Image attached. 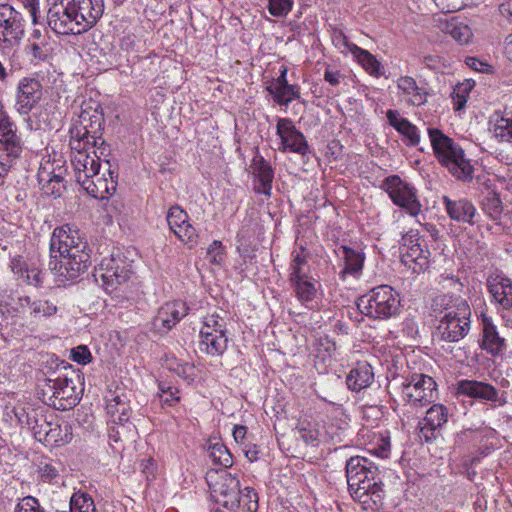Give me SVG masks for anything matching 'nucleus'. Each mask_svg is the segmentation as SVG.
Masks as SVG:
<instances>
[{"mask_svg": "<svg viewBox=\"0 0 512 512\" xmlns=\"http://www.w3.org/2000/svg\"><path fill=\"white\" fill-rule=\"evenodd\" d=\"M18 263H13V271L15 273H21V277L25 279V281L27 282V284L29 285H33V286H40L42 285L43 283V278H42V272L36 268V267H31V268H26L24 271L22 270V268H19V270H16L17 269V266H18Z\"/></svg>", "mask_w": 512, "mask_h": 512, "instance_id": "45", "label": "nucleus"}, {"mask_svg": "<svg viewBox=\"0 0 512 512\" xmlns=\"http://www.w3.org/2000/svg\"><path fill=\"white\" fill-rule=\"evenodd\" d=\"M471 88L470 83H467L465 85H462L454 90L453 92V99L455 104V109L460 110L462 109L466 102H467V96L465 93H467L468 89Z\"/></svg>", "mask_w": 512, "mask_h": 512, "instance_id": "52", "label": "nucleus"}, {"mask_svg": "<svg viewBox=\"0 0 512 512\" xmlns=\"http://www.w3.org/2000/svg\"><path fill=\"white\" fill-rule=\"evenodd\" d=\"M240 490L238 478L227 474L219 487L217 501L230 510H236L239 508L238 495Z\"/></svg>", "mask_w": 512, "mask_h": 512, "instance_id": "29", "label": "nucleus"}, {"mask_svg": "<svg viewBox=\"0 0 512 512\" xmlns=\"http://www.w3.org/2000/svg\"><path fill=\"white\" fill-rule=\"evenodd\" d=\"M63 180L64 179L61 174H57L54 171H48L45 167L38 172L39 184H42L43 182H52L60 186V184H63Z\"/></svg>", "mask_w": 512, "mask_h": 512, "instance_id": "53", "label": "nucleus"}, {"mask_svg": "<svg viewBox=\"0 0 512 512\" xmlns=\"http://www.w3.org/2000/svg\"><path fill=\"white\" fill-rule=\"evenodd\" d=\"M358 310L373 320H387L400 311V296L391 286L381 285L360 296Z\"/></svg>", "mask_w": 512, "mask_h": 512, "instance_id": "5", "label": "nucleus"}, {"mask_svg": "<svg viewBox=\"0 0 512 512\" xmlns=\"http://www.w3.org/2000/svg\"><path fill=\"white\" fill-rule=\"evenodd\" d=\"M159 389L162 392L161 398H163L165 403L171 406L173 403L179 401V391L177 388L166 386L165 384H160Z\"/></svg>", "mask_w": 512, "mask_h": 512, "instance_id": "54", "label": "nucleus"}, {"mask_svg": "<svg viewBox=\"0 0 512 512\" xmlns=\"http://www.w3.org/2000/svg\"><path fill=\"white\" fill-rule=\"evenodd\" d=\"M435 4L445 13L459 11L465 6L464 0H435Z\"/></svg>", "mask_w": 512, "mask_h": 512, "instance_id": "51", "label": "nucleus"}, {"mask_svg": "<svg viewBox=\"0 0 512 512\" xmlns=\"http://www.w3.org/2000/svg\"><path fill=\"white\" fill-rule=\"evenodd\" d=\"M189 307L181 300L167 302L160 307L152 321L155 331L165 333L188 314Z\"/></svg>", "mask_w": 512, "mask_h": 512, "instance_id": "18", "label": "nucleus"}, {"mask_svg": "<svg viewBox=\"0 0 512 512\" xmlns=\"http://www.w3.org/2000/svg\"><path fill=\"white\" fill-rule=\"evenodd\" d=\"M499 12L504 18L512 22V0L500 4Z\"/></svg>", "mask_w": 512, "mask_h": 512, "instance_id": "64", "label": "nucleus"}, {"mask_svg": "<svg viewBox=\"0 0 512 512\" xmlns=\"http://www.w3.org/2000/svg\"><path fill=\"white\" fill-rule=\"evenodd\" d=\"M467 65L478 72L488 71L490 66L476 58L470 57L466 61Z\"/></svg>", "mask_w": 512, "mask_h": 512, "instance_id": "61", "label": "nucleus"}, {"mask_svg": "<svg viewBox=\"0 0 512 512\" xmlns=\"http://www.w3.org/2000/svg\"><path fill=\"white\" fill-rule=\"evenodd\" d=\"M299 433H300V437H301V439H302L306 444L315 445V443H316V442H317V440H318V438H317V433H316V432H314V431L307 430V429H300Z\"/></svg>", "mask_w": 512, "mask_h": 512, "instance_id": "62", "label": "nucleus"}, {"mask_svg": "<svg viewBox=\"0 0 512 512\" xmlns=\"http://www.w3.org/2000/svg\"><path fill=\"white\" fill-rule=\"evenodd\" d=\"M42 189L44 190L45 194L54 196V197H60L62 194V190L64 188L63 184H60L58 186L56 183H50V182H43Z\"/></svg>", "mask_w": 512, "mask_h": 512, "instance_id": "58", "label": "nucleus"}, {"mask_svg": "<svg viewBox=\"0 0 512 512\" xmlns=\"http://www.w3.org/2000/svg\"><path fill=\"white\" fill-rule=\"evenodd\" d=\"M130 266L121 258H104L98 269V275L102 280L105 290L113 293L117 288L125 284L131 276Z\"/></svg>", "mask_w": 512, "mask_h": 512, "instance_id": "13", "label": "nucleus"}, {"mask_svg": "<svg viewBox=\"0 0 512 512\" xmlns=\"http://www.w3.org/2000/svg\"><path fill=\"white\" fill-rule=\"evenodd\" d=\"M294 0H268V11L274 17H285L292 10Z\"/></svg>", "mask_w": 512, "mask_h": 512, "instance_id": "44", "label": "nucleus"}, {"mask_svg": "<svg viewBox=\"0 0 512 512\" xmlns=\"http://www.w3.org/2000/svg\"><path fill=\"white\" fill-rule=\"evenodd\" d=\"M297 299L305 305L313 302L318 293L319 282L312 276L307 279L298 280L290 283Z\"/></svg>", "mask_w": 512, "mask_h": 512, "instance_id": "36", "label": "nucleus"}, {"mask_svg": "<svg viewBox=\"0 0 512 512\" xmlns=\"http://www.w3.org/2000/svg\"><path fill=\"white\" fill-rule=\"evenodd\" d=\"M457 394L488 402L499 403L503 406L505 399H501L498 390L491 384L476 380H460L457 383Z\"/></svg>", "mask_w": 512, "mask_h": 512, "instance_id": "20", "label": "nucleus"}, {"mask_svg": "<svg viewBox=\"0 0 512 512\" xmlns=\"http://www.w3.org/2000/svg\"><path fill=\"white\" fill-rule=\"evenodd\" d=\"M209 457L216 465L228 468L233 465V458L230 451L222 443L211 444L208 449Z\"/></svg>", "mask_w": 512, "mask_h": 512, "instance_id": "39", "label": "nucleus"}, {"mask_svg": "<svg viewBox=\"0 0 512 512\" xmlns=\"http://www.w3.org/2000/svg\"><path fill=\"white\" fill-rule=\"evenodd\" d=\"M332 41L336 47L339 49L345 48L350 51V46L354 45L353 43H349L347 36L342 31H336L333 34Z\"/></svg>", "mask_w": 512, "mask_h": 512, "instance_id": "57", "label": "nucleus"}, {"mask_svg": "<svg viewBox=\"0 0 512 512\" xmlns=\"http://www.w3.org/2000/svg\"><path fill=\"white\" fill-rule=\"evenodd\" d=\"M101 121L102 115L97 110L93 114L86 110L82 111L80 114L82 129L76 128L71 130L69 141L71 156L92 154L93 150L98 151L101 141H104L101 137L96 136V133L101 128Z\"/></svg>", "mask_w": 512, "mask_h": 512, "instance_id": "6", "label": "nucleus"}, {"mask_svg": "<svg viewBox=\"0 0 512 512\" xmlns=\"http://www.w3.org/2000/svg\"><path fill=\"white\" fill-rule=\"evenodd\" d=\"M43 95L42 84L38 79L25 77L17 85L15 108L21 115H28L39 103Z\"/></svg>", "mask_w": 512, "mask_h": 512, "instance_id": "16", "label": "nucleus"}, {"mask_svg": "<svg viewBox=\"0 0 512 512\" xmlns=\"http://www.w3.org/2000/svg\"><path fill=\"white\" fill-rule=\"evenodd\" d=\"M381 188L388 193L392 202L405 209L411 216H417L421 211V203L417 197V190L404 182L398 175L386 177Z\"/></svg>", "mask_w": 512, "mask_h": 512, "instance_id": "9", "label": "nucleus"}, {"mask_svg": "<svg viewBox=\"0 0 512 512\" xmlns=\"http://www.w3.org/2000/svg\"><path fill=\"white\" fill-rule=\"evenodd\" d=\"M397 87L405 96L408 104L421 106L427 102L428 92L424 87L418 86L416 80L410 76H401L397 80Z\"/></svg>", "mask_w": 512, "mask_h": 512, "instance_id": "30", "label": "nucleus"}, {"mask_svg": "<svg viewBox=\"0 0 512 512\" xmlns=\"http://www.w3.org/2000/svg\"><path fill=\"white\" fill-rule=\"evenodd\" d=\"M346 477L351 496L367 504H376L382 498V479L379 468L370 459L362 456L351 457L346 463Z\"/></svg>", "mask_w": 512, "mask_h": 512, "instance_id": "3", "label": "nucleus"}, {"mask_svg": "<svg viewBox=\"0 0 512 512\" xmlns=\"http://www.w3.org/2000/svg\"><path fill=\"white\" fill-rule=\"evenodd\" d=\"M265 89L278 105L288 106L292 101L301 98L300 86L297 84H287L280 87L266 86Z\"/></svg>", "mask_w": 512, "mask_h": 512, "instance_id": "37", "label": "nucleus"}, {"mask_svg": "<svg viewBox=\"0 0 512 512\" xmlns=\"http://www.w3.org/2000/svg\"><path fill=\"white\" fill-rule=\"evenodd\" d=\"M239 508L245 512H256L258 510V495L253 488L246 487L240 490L238 495Z\"/></svg>", "mask_w": 512, "mask_h": 512, "instance_id": "42", "label": "nucleus"}, {"mask_svg": "<svg viewBox=\"0 0 512 512\" xmlns=\"http://www.w3.org/2000/svg\"><path fill=\"white\" fill-rule=\"evenodd\" d=\"M25 32L22 14L7 3L0 4V44L14 46L20 43Z\"/></svg>", "mask_w": 512, "mask_h": 512, "instance_id": "12", "label": "nucleus"}, {"mask_svg": "<svg viewBox=\"0 0 512 512\" xmlns=\"http://www.w3.org/2000/svg\"><path fill=\"white\" fill-rule=\"evenodd\" d=\"M428 135L435 157L457 179L469 182L473 179V166L465 157L462 147L437 128H429Z\"/></svg>", "mask_w": 512, "mask_h": 512, "instance_id": "4", "label": "nucleus"}, {"mask_svg": "<svg viewBox=\"0 0 512 512\" xmlns=\"http://www.w3.org/2000/svg\"><path fill=\"white\" fill-rule=\"evenodd\" d=\"M491 131L499 143L512 145V111H498L490 117Z\"/></svg>", "mask_w": 512, "mask_h": 512, "instance_id": "28", "label": "nucleus"}, {"mask_svg": "<svg viewBox=\"0 0 512 512\" xmlns=\"http://www.w3.org/2000/svg\"><path fill=\"white\" fill-rule=\"evenodd\" d=\"M338 255L344 262V267L339 273L342 279L348 274L357 276L362 271L365 260L364 253L342 245L338 250Z\"/></svg>", "mask_w": 512, "mask_h": 512, "instance_id": "32", "label": "nucleus"}, {"mask_svg": "<svg viewBox=\"0 0 512 512\" xmlns=\"http://www.w3.org/2000/svg\"><path fill=\"white\" fill-rule=\"evenodd\" d=\"M109 149L105 141H101L100 146L97 150H93L92 154H77L71 156V164L75 171V177L77 182L82 185L99 172L101 169V158L108 155Z\"/></svg>", "mask_w": 512, "mask_h": 512, "instance_id": "15", "label": "nucleus"}, {"mask_svg": "<svg viewBox=\"0 0 512 512\" xmlns=\"http://www.w3.org/2000/svg\"><path fill=\"white\" fill-rule=\"evenodd\" d=\"M450 35L460 44H466L469 42L472 33L470 28L465 24L451 25L449 30Z\"/></svg>", "mask_w": 512, "mask_h": 512, "instance_id": "46", "label": "nucleus"}, {"mask_svg": "<svg viewBox=\"0 0 512 512\" xmlns=\"http://www.w3.org/2000/svg\"><path fill=\"white\" fill-rule=\"evenodd\" d=\"M288 68L284 65L280 67L279 75L277 78L272 79L268 86L280 87L289 84L287 81Z\"/></svg>", "mask_w": 512, "mask_h": 512, "instance_id": "59", "label": "nucleus"}, {"mask_svg": "<svg viewBox=\"0 0 512 512\" xmlns=\"http://www.w3.org/2000/svg\"><path fill=\"white\" fill-rule=\"evenodd\" d=\"M350 53L370 75L378 78L384 74L383 66L369 51L362 49L357 45H351Z\"/></svg>", "mask_w": 512, "mask_h": 512, "instance_id": "33", "label": "nucleus"}, {"mask_svg": "<svg viewBox=\"0 0 512 512\" xmlns=\"http://www.w3.org/2000/svg\"><path fill=\"white\" fill-rule=\"evenodd\" d=\"M276 134L281 140L282 152H293L305 156L310 153L309 144L304 134L299 131L289 118H280L276 125Z\"/></svg>", "mask_w": 512, "mask_h": 512, "instance_id": "14", "label": "nucleus"}, {"mask_svg": "<svg viewBox=\"0 0 512 512\" xmlns=\"http://www.w3.org/2000/svg\"><path fill=\"white\" fill-rule=\"evenodd\" d=\"M71 1L59 0L55 2L48 10L47 21L50 28L61 35L81 34L84 28L74 17Z\"/></svg>", "mask_w": 512, "mask_h": 512, "instance_id": "10", "label": "nucleus"}, {"mask_svg": "<svg viewBox=\"0 0 512 512\" xmlns=\"http://www.w3.org/2000/svg\"><path fill=\"white\" fill-rule=\"evenodd\" d=\"M418 430H419V432H418L419 438L421 440H424L425 442H430L437 437L438 428L431 427L430 425H425L424 419L419 421Z\"/></svg>", "mask_w": 512, "mask_h": 512, "instance_id": "50", "label": "nucleus"}, {"mask_svg": "<svg viewBox=\"0 0 512 512\" xmlns=\"http://www.w3.org/2000/svg\"><path fill=\"white\" fill-rule=\"evenodd\" d=\"M70 429L71 427L67 423L64 426L52 425L48 430L44 431V441L56 445L68 443L71 439Z\"/></svg>", "mask_w": 512, "mask_h": 512, "instance_id": "38", "label": "nucleus"}, {"mask_svg": "<svg viewBox=\"0 0 512 512\" xmlns=\"http://www.w3.org/2000/svg\"><path fill=\"white\" fill-rule=\"evenodd\" d=\"M483 329L480 347L493 357L503 356L507 344L505 338L501 337L492 320L487 316H483Z\"/></svg>", "mask_w": 512, "mask_h": 512, "instance_id": "22", "label": "nucleus"}, {"mask_svg": "<svg viewBox=\"0 0 512 512\" xmlns=\"http://www.w3.org/2000/svg\"><path fill=\"white\" fill-rule=\"evenodd\" d=\"M106 411L111 417L112 423L125 428V425L129 423L131 415L127 395L124 392H111L110 397H107Z\"/></svg>", "mask_w": 512, "mask_h": 512, "instance_id": "25", "label": "nucleus"}, {"mask_svg": "<svg viewBox=\"0 0 512 512\" xmlns=\"http://www.w3.org/2000/svg\"><path fill=\"white\" fill-rule=\"evenodd\" d=\"M482 209L492 220H498L502 213V202L495 193H490L483 199Z\"/></svg>", "mask_w": 512, "mask_h": 512, "instance_id": "43", "label": "nucleus"}, {"mask_svg": "<svg viewBox=\"0 0 512 512\" xmlns=\"http://www.w3.org/2000/svg\"><path fill=\"white\" fill-rule=\"evenodd\" d=\"M228 347L227 323L217 314L205 317L200 330L199 350L211 357H221Z\"/></svg>", "mask_w": 512, "mask_h": 512, "instance_id": "7", "label": "nucleus"}, {"mask_svg": "<svg viewBox=\"0 0 512 512\" xmlns=\"http://www.w3.org/2000/svg\"><path fill=\"white\" fill-rule=\"evenodd\" d=\"M90 265L91 249L80 231L69 224L55 228L50 239L49 268L56 281H74Z\"/></svg>", "mask_w": 512, "mask_h": 512, "instance_id": "1", "label": "nucleus"}, {"mask_svg": "<svg viewBox=\"0 0 512 512\" xmlns=\"http://www.w3.org/2000/svg\"><path fill=\"white\" fill-rule=\"evenodd\" d=\"M170 230L189 248L197 243L196 229L189 223V216L180 206H172L166 216Z\"/></svg>", "mask_w": 512, "mask_h": 512, "instance_id": "17", "label": "nucleus"}, {"mask_svg": "<svg viewBox=\"0 0 512 512\" xmlns=\"http://www.w3.org/2000/svg\"><path fill=\"white\" fill-rule=\"evenodd\" d=\"M15 512H44L38 499L32 496L22 498L16 505Z\"/></svg>", "mask_w": 512, "mask_h": 512, "instance_id": "47", "label": "nucleus"}, {"mask_svg": "<svg viewBox=\"0 0 512 512\" xmlns=\"http://www.w3.org/2000/svg\"><path fill=\"white\" fill-rule=\"evenodd\" d=\"M423 419L425 425H430L431 427H437L439 429L448 420L447 408L441 404H434L427 410L426 416Z\"/></svg>", "mask_w": 512, "mask_h": 512, "instance_id": "40", "label": "nucleus"}, {"mask_svg": "<svg viewBox=\"0 0 512 512\" xmlns=\"http://www.w3.org/2000/svg\"><path fill=\"white\" fill-rule=\"evenodd\" d=\"M432 311L439 323L436 333L440 340L454 343L463 339L471 328V307L460 295L441 294L432 300Z\"/></svg>", "mask_w": 512, "mask_h": 512, "instance_id": "2", "label": "nucleus"}, {"mask_svg": "<svg viewBox=\"0 0 512 512\" xmlns=\"http://www.w3.org/2000/svg\"><path fill=\"white\" fill-rule=\"evenodd\" d=\"M245 456L250 462L257 461L259 459L260 450L257 445H248L244 449Z\"/></svg>", "mask_w": 512, "mask_h": 512, "instance_id": "63", "label": "nucleus"}, {"mask_svg": "<svg viewBox=\"0 0 512 512\" xmlns=\"http://www.w3.org/2000/svg\"><path fill=\"white\" fill-rule=\"evenodd\" d=\"M437 384L426 374L413 373L402 383V399L411 407H422L430 404L436 397Z\"/></svg>", "mask_w": 512, "mask_h": 512, "instance_id": "8", "label": "nucleus"}, {"mask_svg": "<svg viewBox=\"0 0 512 512\" xmlns=\"http://www.w3.org/2000/svg\"><path fill=\"white\" fill-rule=\"evenodd\" d=\"M430 251L421 243L412 246L409 250L402 251L401 262L413 273L420 274L429 266Z\"/></svg>", "mask_w": 512, "mask_h": 512, "instance_id": "27", "label": "nucleus"}, {"mask_svg": "<svg viewBox=\"0 0 512 512\" xmlns=\"http://www.w3.org/2000/svg\"><path fill=\"white\" fill-rule=\"evenodd\" d=\"M0 152L12 159L22 153V142L17 135L16 125L3 111L0 112Z\"/></svg>", "mask_w": 512, "mask_h": 512, "instance_id": "19", "label": "nucleus"}, {"mask_svg": "<svg viewBox=\"0 0 512 512\" xmlns=\"http://www.w3.org/2000/svg\"><path fill=\"white\" fill-rule=\"evenodd\" d=\"M42 391L48 397L49 405L57 409L67 410L76 403L75 385L67 376L46 379Z\"/></svg>", "mask_w": 512, "mask_h": 512, "instance_id": "11", "label": "nucleus"}, {"mask_svg": "<svg viewBox=\"0 0 512 512\" xmlns=\"http://www.w3.org/2000/svg\"><path fill=\"white\" fill-rule=\"evenodd\" d=\"M374 380L372 367L368 363H358L352 368L346 377V384L349 390L360 392L369 387Z\"/></svg>", "mask_w": 512, "mask_h": 512, "instance_id": "31", "label": "nucleus"}, {"mask_svg": "<svg viewBox=\"0 0 512 512\" xmlns=\"http://www.w3.org/2000/svg\"><path fill=\"white\" fill-rule=\"evenodd\" d=\"M386 117L390 126L405 138L407 146H417L420 143L419 129L408 119L402 117L397 110H388Z\"/></svg>", "mask_w": 512, "mask_h": 512, "instance_id": "26", "label": "nucleus"}, {"mask_svg": "<svg viewBox=\"0 0 512 512\" xmlns=\"http://www.w3.org/2000/svg\"><path fill=\"white\" fill-rule=\"evenodd\" d=\"M105 164L107 165L105 171L108 172L110 179L104 177L98 184L88 183L86 181L85 184L81 185L89 195L97 199L107 198L116 190V182L113 178V172L110 170L111 166L109 161L105 160Z\"/></svg>", "mask_w": 512, "mask_h": 512, "instance_id": "34", "label": "nucleus"}, {"mask_svg": "<svg viewBox=\"0 0 512 512\" xmlns=\"http://www.w3.org/2000/svg\"><path fill=\"white\" fill-rule=\"evenodd\" d=\"M71 359L81 365L91 362L92 355L89 348L85 345H79L71 350Z\"/></svg>", "mask_w": 512, "mask_h": 512, "instance_id": "49", "label": "nucleus"}, {"mask_svg": "<svg viewBox=\"0 0 512 512\" xmlns=\"http://www.w3.org/2000/svg\"><path fill=\"white\" fill-rule=\"evenodd\" d=\"M37 300H32L29 296H23L18 299L19 307L25 311L29 310L30 315L34 316V306H36Z\"/></svg>", "mask_w": 512, "mask_h": 512, "instance_id": "60", "label": "nucleus"}, {"mask_svg": "<svg viewBox=\"0 0 512 512\" xmlns=\"http://www.w3.org/2000/svg\"><path fill=\"white\" fill-rule=\"evenodd\" d=\"M57 313V305L50 300H37L36 306H34V317L44 316L50 317Z\"/></svg>", "mask_w": 512, "mask_h": 512, "instance_id": "48", "label": "nucleus"}, {"mask_svg": "<svg viewBox=\"0 0 512 512\" xmlns=\"http://www.w3.org/2000/svg\"><path fill=\"white\" fill-rule=\"evenodd\" d=\"M442 202L445 206V210L448 216L452 220L470 225L475 223L474 218L477 214V211L474 204L470 200L466 198L452 200L448 196H443Z\"/></svg>", "mask_w": 512, "mask_h": 512, "instance_id": "24", "label": "nucleus"}, {"mask_svg": "<svg viewBox=\"0 0 512 512\" xmlns=\"http://www.w3.org/2000/svg\"><path fill=\"white\" fill-rule=\"evenodd\" d=\"M420 242V236L418 231L410 230L402 236V249L403 251L409 250L412 246L418 245Z\"/></svg>", "mask_w": 512, "mask_h": 512, "instance_id": "55", "label": "nucleus"}, {"mask_svg": "<svg viewBox=\"0 0 512 512\" xmlns=\"http://www.w3.org/2000/svg\"><path fill=\"white\" fill-rule=\"evenodd\" d=\"M308 256L305 254V248L301 247L299 251L292 253V259L289 265V282L307 279L310 275Z\"/></svg>", "mask_w": 512, "mask_h": 512, "instance_id": "35", "label": "nucleus"}, {"mask_svg": "<svg viewBox=\"0 0 512 512\" xmlns=\"http://www.w3.org/2000/svg\"><path fill=\"white\" fill-rule=\"evenodd\" d=\"M251 169L255 180L258 181L254 191L258 194L270 196L274 179V171L270 163L257 153L252 159Z\"/></svg>", "mask_w": 512, "mask_h": 512, "instance_id": "23", "label": "nucleus"}, {"mask_svg": "<svg viewBox=\"0 0 512 512\" xmlns=\"http://www.w3.org/2000/svg\"><path fill=\"white\" fill-rule=\"evenodd\" d=\"M487 288L494 302L503 309L512 310V280L503 274L490 275Z\"/></svg>", "mask_w": 512, "mask_h": 512, "instance_id": "21", "label": "nucleus"}, {"mask_svg": "<svg viewBox=\"0 0 512 512\" xmlns=\"http://www.w3.org/2000/svg\"><path fill=\"white\" fill-rule=\"evenodd\" d=\"M39 473L42 480L46 482H51L58 476V470L51 464H44L40 466Z\"/></svg>", "mask_w": 512, "mask_h": 512, "instance_id": "56", "label": "nucleus"}, {"mask_svg": "<svg viewBox=\"0 0 512 512\" xmlns=\"http://www.w3.org/2000/svg\"><path fill=\"white\" fill-rule=\"evenodd\" d=\"M71 512H95L93 499L86 493H74L70 499Z\"/></svg>", "mask_w": 512, "mask_h": 512, "instance_id": "41", "label": "nucleus"}]
</instances>
